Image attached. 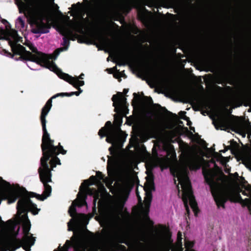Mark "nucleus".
<instances>
[{"label": "nucleus", "mask_w": 251, "mask_h": 251, "mask_svg": "<svg viewBox=\"0 0 251 251\" xmlns=\"http://www.w3.org/2000/svg\"><path fill=\"white\" fill-rule=\"evenodd\" d=\"M21 222L23 223L24 231L25 234V237L22 242V246L26 251H30V248L34 244L35 239L33 237L27 236L30 229L31 226L26 214L19 215L18 218L17 215H16V222L19 223Z\"/></svg>", "instance_id": "nucleus-4"}, {"label": "nucleus", "mask_w": 251, "mask_h": 251, "mask_svg": "<svg viewBox=\"0 0 251 251\" xmlns=\"http://www.w3.org/2000/svg\"><path fill=\"white\" fill-rule=\"evenodd\" d=\"M46 68L50 69L51 71L55 72L61 78L66 80L70 83L72 84L75 87L83 86L84 84V81H79L76 79L73 78L68 74L63 73L56 66L53 62H47L46 63Z\"/></svg>", "instance_id": "nucleus-7"}, {"label": "nucleus", "mask_w": 251, "mask_h": 251, "mask_svg": "<svg viewBox=\"0 0 251 251\" xmlns=\"http://www.w3.org/2000/svg\"><path fill=\"white\" fill-rule=\"evenodd\" d=\"M181 234L180 233H178V236H181Z\"/></svg>", "instance_id": "nucleus-29"}, {"label": "nucleus", "mask_w": 251, "mask_h": 251, "mask_svg": "<svg viewBox=\"0 0 251 251\" xmlns=\"http://www.w3.org/2000/svg\"><path fill=\"white\" fill-rule=\"evenodd\" d=\"M119 112H118V114L115 116L114 124L116 125H121L122 123V117L121 115H119Z\"/></svg>", "instance_id": "nucleus-17"}, {"label": "nucleus", "mask_w": 251, "mask_h": 251, "mask_svg": "<svg viewBox=\"0 0 251 251\" xmlns=\"http://www.w3.org/2000/svg\"><path fill=\"white\" fill-rule=\"evenodd\" d=\"M14 229L13 224L7 222L3 228V231L0 232V251H15L21 246V243L16 240H9L7 239V234Z\"/></svg>", "instance_id": "nucleus-3"}, {"label": "nucleus", "mask_w": 251, "mask_h": 251, "mask_svg": "<svg viewBox=\"0 0 251 251\" xmlns=\"http://www.w3.org/2000/svg\"><path fill=\"white\" fill-rule=\"evenodd\" d=\"M239 188L237 186L228 185L222 188L220 191L221 197L231 201H240L243 199L239 194Z\"/></svg>", "instance_id": "nucleus-8"}, {"label": "nucleus", "mask_w": 251, "mask_h": 251, "mask_svg": "<svg viewBox=\"0 0 251 251\" xmlns=\"http://www.w3.org/2000/svg\"><path fill=\"white\" fill-rule=\"evenodd\" d=\"M113 105L115 108V111L118 113L120 112L121 107L124 104L126 98L122 93H119L117 95L113 97Z\"/></svg>", "instance_id": "nucleus-10"}, {"label": "nucleus", "mask_w": 251, "mask_h": 251, "mask_svg": "<svg viewBox=\"0 0 251 251\" xmlns=\"http://www.w3.org/2000/svg\"><path fill=\"white\" fill-rule=\"evenodd\" d=\"M17 209V217L26 210H30L34 215L37 214L40 210L28 198H22L18 201Z\"/></svg>", "instance_id": "nucleus-9"}, {"label": "nucleus", "mask_w": 251, "mask_h": 251, "mask_svg": "<svg viewBox=\"0 0 251 251\" xmlns=\"http://www.w3.org/2000/svg\"><path fill=\"white\" fill-rule=\"evenodd\" d=\"M50 146H48V144L44 146L43 141L42 149L44 151V156L41 159V167L40 168V178L43 183H48L51 181V175L49 170V167L48 164L50 154H65L66 151H65L62 146L55 147L53 145V141L50 140L49 141Z\"/></svg>", "instance_id": "nucleus-1"}, {"label": "nucleus", "mask_w": 251, "mask_h": 251, "mask_svg": "<svg viewBox=\"0 0 251 251\" xmlns=\"http://www.w3.org/2000/svg\"><path fill=\"white\" fill-rule=\"evenodd\" d=\"M80 91L78 92H73L72 93V94H71L70 95H69V96H73V95H76V96H78L79 95V94L82 92V90H81L80 89Z\"/></svg>", "instance_id": "nucleus-21"}, {"label": "nucleus", "mask_w": 251, "mask_h": 251, "mask_svg": "<svg viewBox=\"0 0 251 251\" xmlns=\"http://www.w3.org/2000/svg\"><path fill=\"white\" fill-rule=\"evenodd\" d=\"M194 244L192 242L187 241L185 243V247L186 249H190L193 247Z\"/></svg>", "instance_id": "nucleus-18"}, {"label": "nucleus", "mask_w": 251, "mask_h": 251, "mask_svg": "<svg viewBox=\"0 0 251 251\" xmlns=\"http://www.w3.org/2000/svg\"><path fill=\"white\" fill-rule=\"evenodd\" d=\"M58 97V94L53 96L50 99L46 104V105L42 109L41 119L42 121V126L43 130L44 131V134L43 135V142L44 146L48 144V146H50V143L49 142L50 140V134L48 132L46 124L47 121L46 120V117L50 112L51 108L52 107V99L56 98Z\"/></svg>", "instance_id": "nucleus-5"}, {"label": "nucleus", "mask_w": 251, "mask_h": 251, "mask_svg": "<svg viewBox=\"0 0 251 251\" xmlns=\"http://www.w3.org/2000/svg\"><path fill=\"white\" fill-rule=\"evenodd\" d=\"M139 198L140 200H141V197L139 196Z\"/></svg>", "instance_id": "nucleus-28"}, {"label": "nucleus", "mask_w": 251, "mask_h": 251, "mask_svg": "<svg viewBox=\"0 0 251 251\" xmlns=\"http://www.w3.org/2000/svg\"><path fill=\"white\" fill-rule=\"evenodd\" d=\"M69 213L71 216H74L75 214V206L72 205L69 209Z\"/></svg>", "instance_id": "nucleus-19"}, {"label": "nucleus", "mask_w": 251, "mask_h": 251, "mask_svg": "<svg viewBox=\"0 0 251 251\" xmlns=\"http://www.w3.org/2000/svg\"><path fill=\"white\" fill-rule=\"evenodd\" d=\"M57 165H61L60 160L56 157H53L50 161V165L52 170L55 168Z\"/></svg>", "instance_id": "nucleus-15"}, {"label": "nucleus", "mask_w": 251, "mask_h": 251, "mask_svg": "<svg viewBox=\"0 0 251 251\" xmlns=\"http://www.w3.org/2000/svg\"><path fill=\"white\" fill-rule=\"evenodd\" d=\"M107 141L108 142H112L109 137H107Z\"/></svg>", "instance_id": "nucleus-25"}, {"label": "nucleus", "mask_w": 251, "mask_h": 251, "mask_svg": "<svg viewBox=\"0 0 251 251\" xmlns=\"http://www.w3.org/2000/svg\"><path fill=\"white\" fill-rule=\"evenodd\" d=\"M27 5L26 6L23 2H18V6L20 9L26 10L30 16L34 19H39L42 18L44 12L48 7V1L46 0H24Z\"/></svg>", "instance_id": "nucleus-2"}, {"label": "nucleus", "mask_w": 251, "mask_h": 251, "mask_svg": "<svg viewBox=\"0 0 251 251\" xmlns=\"http://www.w3.org/2000/svg\"><path fill=\"white\" fill-rule=\"evenodd\" d=\"M179 182L183 189V195L189 199L191 197V187L189 180L185 178L184 180L179 179Z\"/></svg>", "instance_id": "nucleus-12"}, {"label": "nucleus", "mask_w": 251, "mask_h": 251, "mask_svg": "<svg viewBox=\"0 0 251 251\" xmlns=\"http://www.w3.org/2000/svg\"><path fill=\"white\" fill-rule=\"evenodd\" d=\"M83 75H84L83 74H81L80 76L79 77V78H75V79H76V80H77V81H81V80H79V78H82L83 79ZM75 78V77H74Z\"/></svg>", "instance_id": "nucleus-23"}, {"label": "nucleus", "mask_w": 251, "mask_h": 251, "mask_svg": "<svg viewBox=\"0 0 251 251\" xmlns=\"http://www.w3.org/2000/svg\"><path fill=\"white\" fill-rule=\"evenodd\" d=\"M44 186L45 188V191L44 192L43 195H40L36 193H32L31 195V197H35L38 200H41V201H44L46 199H47L48 197H49L51 193L52 189L50 186L48 185L47 183H44Z\"/></svg>", "instance_id": "nucleus-13"}, {"label": "nucleus", "mask_w": 251, "mask_h": 251, "mask_svg": "<svg viewBox=\"0 0 251 251\" xmlns=\"http://www.w3.org/2000/svg\"><path fill=\"white\" fill-rule=\"evenodd\" d=\"M190 199V205H191L192 208L194 210H195L197 208L196 204L195 202L192 201L191 197Z\"/></svg>", "instance_id": "nucleus-20"}, {"label": "nucleus", "mask_w": 251, "mask_h": 251, "mask_svg": "<svg viewBox=\"0 0 251 251\" xmlns=\"http://www.w3.org/2000/svg\"><path fill=\"white\" fill-rule=\"evenodd\" d=\"M58 97L59 96H62V97L69 96V95H67V94H65V93H59V94H58Z\"/></svg>", "instance_id": "nucleus-22"}, {"label": "nucleus", "mask_w": 251, "mask_h": 251, "mask_svg": "<svg viewBox=\"0 0 251 251\" xmlns=\"http://www.w3.org/2000/svg\"><path fill=\"white\" fill-rule=\"evenodd\" d=\"M144 189L146 191V196L145 199V202H150L151 201V191L153 188V182L152 179L150 177L148 178L147 180V182L145 184Z\"/></svg>", "instance_id": "nucleus-11"}, {"label": "nucleus", "mask_w": 251, "mask_h": 251, "mask_svg": "<svg viewBox=\"0 0 251 251\" xmlns=\"http://www.w3.org/2000/svg\"><path fill=\"white\" fill-rule=\"evenodd\" d=\"M184 114V112H180L179 113V115H180V116L181 117H182Z\"/></svg>", "instance_id": "nucleus-24"}, {"label": "nucleus", "mask_w": 251, "mask_h": 251, "mask_svg": "<svg viewBox=\"0 0 251 251\" xmlns=\"http://www.w3.org/2000/svg\"><path fill=\"white\" fill-rule=\"evenodd\" d=\"M69 229H70V223H69Z\"/></svg>", "instance_id": "nucleus-27"}, {"label": "nucleus", "mask_w": 251, "mask_h": 251, "mask_svg": "<svg viewBox=\"0 0 251 251\" xmlns=\"http://www.w3.org/2000/svg\"><path fill=\"white\" fill-rule=\"evenodd\" d=\"M111 126V123L110 122H107L106 124L105 127L104 128H103L99 131V135L101 136V137H102L104 136V135L106 134L107 132L106 127L107 126Z\"/></svg>", "instance_id": "nucleus-16"}, {"label": "nucleus", "mask_w": 251, "mask_h": 251, "mask_svg": "<svg viewBox=\"0 0 251 251\" xmlns=\"http://www.w3.org/2000/svg\"><path fill=\"white\" fill-rule=\"evenodd\" d=\"M185 251H193L191 249H186Z\"/></svg>", "instance_id": "nucleus-26"}, {"label": "nucleus", "mask_w": 251, "mask_h": 251, "mask_svg": "<svg viewBox=\"0 0 251 251\" xmlns=\"http://www.w3.org/2000/svg\"><path fill=\"white\" fill-rule=\"evenodd\" d=\"M17 190L11 188L9 184L0 177V196L8 200L9 203L15 202L18 197Z\"/></svg>", "instance_id": "nucleus-6"}, {"label": "nucleus", "mask_w": 251, "mask_h": 251, "mask_svg": "<svg viewBox=\"0 0 251 251\" xmlns=\"http://www.w3.org/2000/svg\"><path fill=\"white\" fill-rule=\"evenodd\" d=\"M12 51L15 54H21L23 53L25 48L22 45L14 43H10Z\"/></svg>", "instance_id": "nucleus-14"}]
</instances>
